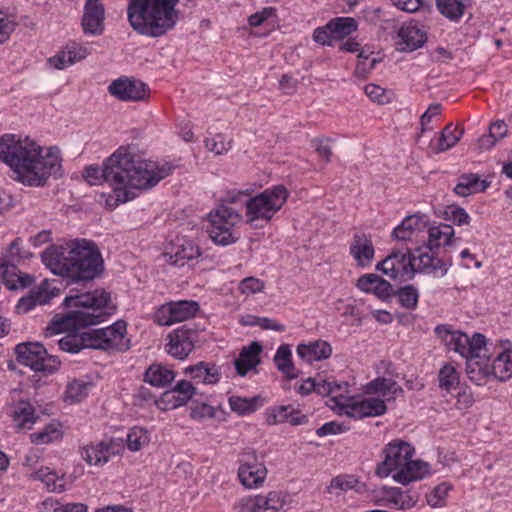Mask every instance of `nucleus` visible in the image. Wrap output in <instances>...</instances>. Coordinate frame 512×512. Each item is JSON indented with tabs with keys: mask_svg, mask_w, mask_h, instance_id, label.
<instances>
[{
	"mask_svg": "<svg viewBox=\"0 0 512 512\" xmlns=\"http://www.w3.org/2000/svg\"><path fill=\"white\" fill-rule=\"evenodd\" d=\"M174 166L169 162L144 160L131 152L129 146L119 147L102 166L89 165L83 171V178L90 185L108 183L113 195L107 199L111 207L118 206L135 197L134 190L154 187L169 176Z\"/></svg>",
	"mask_w": 512,
	"mask_h": 512,
	"instance_id": "nucleus-1",
	"label": "nucleus"
},
{
	"mask_svg": "<svg viewBox=\"0 0 512 512\" xmlns=\"http://www.w3.org/2000/svg\"><path fill=\"white\" fill-rule=\"evenodd\" d=\"M0 160L12 168L16 179L31 187L44 186L50 177L62 176V158L57 147L43 148L28 138L14 141L0 139Z\"/></svg>",
	"mask_w": 512,
	"mask_h": 512,
	"instance_id": "nucleus-2",
	"label": "nucleus"
},
{
	"mask_svg": "<svg viewBox=\"0 0 512 512\" xmlns=\"http://www.w3.org/2000/svg\"><path fill=\"white\" fill-rule=\"evenodd\" d=\"M44 265L55 275L78 283L93 280L100 274L103 260L92 241L75 239L64 245H50L41 254Z\"/></svg>",
	"mask_w": 512,
	"mask_h": 512,
	"instance_id": "nucleus-3",
	"label": "nucleus"
},
{
	"mask_svg": "<svg viewBox=\"0 0 512 512\" xmlns=\"http://www.w3.org/2000/svg\"><path fill=\"white\" fill-rule=\"evenodd\" d=\"M63 304L74 309L54 315L45 330L46 336L76 332L79 328L98 324L115 310L110 303V294L103 289L67 296Z\"/></svg>",
	"mask_w": 512,
	"mask_h": 512,
	"instance_id": "nucleus-4",
	"label": "nucleus"
},
{
	"mask_svg": "<svg viewBox=\"0 0 512 512\" xmlns=\"http://www.w3.org/2000/svg\"><path fill=\"white\" fill-rule=\"evenodd\" d=\"M179 0H129L127 20L139 35L151 38L164 36L179 20Z\"/></svg>",
	"mask_w": 512,
	"mask_h": 512,
	"instance_id": "nucleus-5",
	"label": "nucleus"
},
{
	"mask_svg": "<svg viewBox=\"0 0 512 512\" xmlns=\"http://www.w3.org/2000/svg\"><path fill=\"white\" fill-rule=\"evenodd\" d=\"M384 454V460L376 468V474L380 477L392 475L396 482L406 485L422 479L428 473L427 463L412 460L414 448L407 442H390L386 445Z\"/></svg>",
	"mask_w": 512,
	"mask_h": 512,
	"instance_id": "nucleus-6",
	"label": "nucleus"
},
{
	"mask_svg": "<svg viewBox=\"0 0 512 512\" xmlns=\"http://www.w3.org/2000/svg\"><path fill=\"white\" fill-rule=\"evenodd\" d=\"M250 197L248 190H230L223 198V203L210 213L208 233L215 244L227 246L239 239L234 227L242 221V215L226 204L245 206V201Z\"/></svg>",
	"mask_w": 512,
	"mask_h": 512,
	"instance_id": "nucleus-7",
	"label": "nucleus"
},
{
	"mask_svg": "<svg viewBox=\"0 0 512 512\" xmlns=\"http://www.w3.org/2000/svg\"><path fill=\"white\" fill-rule=\"evenodd\" d=\"M288 197L289 192L282 184L251 196L245 201V222L254 228L269 223L281 210Z\"/></svg>",
	"mask_w": 512,
	"mask_h": 512,
	"instance_id": "nucleus-8",
	"label": "nucleus"
},
{
	"mask_svg": "<svg viewBox=\"0 0 512 512\" xmlns=\"http://www.w3.org/2000/svg\"><path fill=\"white\" fill-rule=\"evenodd\" d=\"M15 354L18 363L44 375L53 374L61 364L58 357L49 355L45 347L38 342L18 344Z\"/></svg>",
	"mask_w": 512,
	"mask_h": 512,
	"instance_id": "nucleus-9",
	"label": "nucleus"
},
{
	"mask_svg": "<svg viewBox=\"0 0 512 512\" xmlns=\"http://www.w3.org/2000/svg\"><path fill=\"white\" fill-rule=\"evenodd\" d=\"M89 345L92 349L127 351L130 340L126 338V323L117 321L113 325L88 331Z\"/></svg>",
	"mask_w": 512,
	"mask_h": 512,
	"instance_id": "nucleus-10",
	"label": "nucleus"
},
{
	"mask_svg": "<svg viewBox=\"0 0 512 512\" xmlns=\"http://www.w3.org/2000/svg\"><path fill=\"white\" fill-rule=\"evenodd\" d=\"M415 259L409 248L394 249L376 265V269L400 282L409 281L415 276Z\"/></svg>",
	"mask_w": 512,
	"mask_h": 512,
	"instance_id": "nucleus-11",
	"label": "nucleus"
},
{
	"mask_svg": "<svg viewBox=\"0 0 512 512\" xmlns=\"http://www.w3.org/2000/svg\"><path fill=\"white\" fill-rule=\"evenodd\" d=\"M240 466L238 478L246 488H257L263 484L267 476V469L262 461H259L255 450L246 449L239 457Z\"/></svg>",
	"mask_w": 512,
	"mask_h": 512,
	"instance_id": "nucleus-12",
	"label": "nucleus"
},
{
	"mask_svg": "<svg viewBox=\"0 0 512 512\" xmlns=\"http://www.w3.org/2000/svg\"><path fill=\"white\" fill-rule=\"evenodd\" d=\"M199 305L195 301L169 302L160 306L154 313V321L163 326L186 321L195 316Z\"/></svg>",
	"mask_w": 512,
	"mask_h": 512,
	"instance_id": "nucleus-13",
	"label": "nucleus"
},
{
	"mask_svg": "<svg viewBox=\"0 0 512 512\" xmlns=\"http://www.w3.org/2000/svg\"><path fill=\"white\" fill-rule=\"evenodd\" d=\"M111 96L123 102H136L148 98L149 89L145 83L129 77H120L113 80L108 86Z\"/></svg>",
	"mask_w": 512,
	"mask_h": 512,
	"instance_id": "nucleus-14",
	"label": "nucleus"
},
{
	"mask_svg": "<svg viewBox=\"0 0 512 512\" xmlns=\"http://www.w3.org/2000/svg\"><path fill=\"white\" fill-rule=\"evenodd\" d=\"M197 338L196 329L183 325L168 335L169 342L166 344V351L172 357L183 360L193 351Z\"/></svg>",
	"mask_w": 512,
	"mask_h": 512,
	"instance_id": "nucleus-15",
	"label": "nucleus"
},
{
	"mask_svg": "<svg viewBox=\"0 0 512 512\" xmlns=\"http://www.w3.org/2000/svg\"><path fill=\"white\" fill-rule=\"evenodd\" d=\"M286 504V496L280 491H271L266 496L256 495L242 498L236 508L238 512H278Z\"/></svg>",
	"mask_w": 512,
	"mask_h": 512,
	"instance_id": "nucleus-16",
	"label": "nucleus"
},
{
	"mask_svg": "<svg viewBox=\"0 0 512 512\" xmlns=\"http://www.w3.org/2000/svg\"><path fill=\"white\" fill-rule=\"evenodd\" d=\"M105 9L101 0H86L82 17L85 34L101 35L104 31Z\"/></svg>",
	"mask_w": 512,
	"mask_h": 512,
	"instance_id": "nucleus-17",
	"label": "nucleus"
},
{
	"mask_svg": "<svg viewBox=\"0 0 512 512\" xmlns=\"http://www.w3.org/2000/svg\"><path fill=\"white\" fill-rule=\"evenodd\" d=\"M399 49L404 52L414 51L427 41V33L418 22L404 23L398 30Z\"/></svg>",
	"mask_w": 512,
	"mask_h": 512,
	"instance_id": "nucleus-18",
	"label": "nucleus"
},
{
	"mask_svg": "<svg viewBox=\"0 0 512 512\" xmlns=\"http://www.w3.org/2000/svg\"><path fill=\"white\" fill-rule=\"evenodd\" d=\"M356 286L365 293L374 294L382 301L390 299L394 294L392 285L387 280L373 273L359 277Z\"/></svg>",
	"mask_w": 512,
	"mask_h": 512,
	"instance_id": "nucleus-19",
	"label": "nucleus"
},
{
	"mask_svg": "<svg viewBox=\"0 0 512 512\" xmlns=\"http://www.w3.org/2000/svg\"><path fill=\"white\" fill-rule=\"evenodd\" d=\"M412 256L415 259V274L417 272L436 273L440 271V275L444 276L450 266V263L435 256L433 250L423 251L422 248H417Z\"/></svg>",
	"mask_w": 512,
	"mask_h": 512,
	"instance_id": "nucleus-20",
	"label": "nucleus"
},
{
	"mask_svg": "<svg viewBox=\"0 0 512 512\" xmlns=\"http://www.w3.org/2000/svg\"><path fill=\"white\" fill-rule=\"evenodd\" d=\"M387 410L384 400L379 398H368L362 401L352 400L348 405L346 415L355 419L383 415Z\"/></svg>",
	"mask_w": 512,
	"mask_h": 512,
	"instance_id": "nucleus-21",
	"label": "nucleus"
},
{
	"mask_svg": "<svg viewBox=\"0 0 512 512\" xmlns=\"http://www.w3.org/2000/svg\"><path fill=\"white\" fill-rule=\"evenodd\" d=\"M200 256V248L190 240H183L173 248L172 252L163 254L166 262L179 267L197 260Z\"/></svg>",
	"mask_w": 512,
	"mask_h": 512,
	"instance_id": "nucleus-22",
	"label": "nucleus"
},
{
	"mask_svg": "<svg viewBox=\"0 0 512 512\" xmlns=\"http://www.w3.org/2000/svg\"><path fill=\"white\" fill-rule=\"evenodd\" d=\"M297 355L307 363L322 361L332 355V346L321 339L301 343L297 346Z\"/></svg>",
	"mask_w": 512,
	"mask_h": 512,
	"instance_id": "nucleus-23",
	"label": "nucleus"
},
{
	"mask_svg": "<svg viewBox=\"0 0 512 512\" xmlns=\"http://www.w3.org/2000/svg\"><path fill=\"white\" fill-rule=\"evenodd\" d=\"M262 346L258 342H252L241 349L239 357L235 360V368L240 376H245L250 370L260 363Z\"/></svg>",
	"mask_w": 512,
	"mask_h": 512,
	"instance_id": "nucleus-24",
	"label": "nucleus"
},
{
	"mask_svg": "<svg viewBox=\"0 0 512 512\" xmlns=\"http://www.w3.org/2000/svg\"><path fill=\"white\" fill-rule=\"evenodd\" d=\"M427 228V222L422 216L409 215L392 232V236L400 241L412 240L413 236Z\"/></svg>",
	"mask_w": 512,
	"mask_h": 512,
	"instance_id": "nucleus-25",
	"label": "nucleus"
},
{
	"mask_svg": "<svg viewBox=\"0 0 512 512\" xmlns=\"http://www.w3.org/2000/svg\"><path fill=\"white\" fill-rule=\"evenodd\" d=\"M184 373L189 375L198 383L204 384H216L219 382L221 376V373L216 365L204 361L187 367Z\"/></svg>",
	"mask_w": 512,
	"mask_h": 512,
	"instance_id": "nucleus-26",
	"label": "nucleus"
},
{
	"mask_svg": "<svg viewBox=\"0 0 512 512\" xmlns=\"http://www.w3.org/2000/svg\"><path fill=\"white\" fill-rule=\"evenodd\" d=\"M366 392L368 394H378L384 397L386 400H394L399 395L404 393L401 386L398 383L389 378L378 377L367 384Z\"/></svg>",
	"mask_w": 512,
	"mask_h": 512,
	"instance_id": "nucleus-27",
	"label": "nucleus"
},
{
	"mask_svg": "<svg viewBox=\"0 0 512 512\" xmlns=\"http://www.w3.org/2000/svg\"><path fill=\"white\" fill-rule=\"evenodd\" d=\"M489 186L486 180L480 179L477 174H462L454 188L455 194L466 197L472 194L484 192Z\"/></svg>",
	"mask_w": 512,
	"mask_h": 512,
	"instance_id": "nucleus-28",
	"label": "nucleus"
},
{
	"mask_svg": "<svg viewBox=\"0 0 512 512\" xmlns=\"http://www.w3.org/2000/svg\"><path fill=\"white\" fill-rule=\"evenodd\" d=\"M112 454V446L104 441L89 444L83 447L81 457L89 465H103L109 461Z\"/></svg>",
	"mask_w": 512,
	"mask_h": 512,
	"instance_id": "nucleus-29",
	"label": "nucleus"
},
{
	"mask_svg": "<svg viewBox=\"0 0 512 512\" xmlns=\"http://www.w3.org/2000/svg\"><path fill=\"white\" fill-rule=\"evenodd\" d=\"M195 393L196 389L191 382L181 380L177 382L173 389L164 392L163 400L172 403V406L175 408L186 405Z\"/></svg>",
	"mask_w": 512,
	"mask_h": 512,
	"instance_id": "nucleus-30",
	"label": "nucleus"
},
{
	"mask_svg": "<svg viewBox=\"0 0 512 512\" xmlns=\"http://www.w3.org/2000/svg\"><path fill=\"white\" fill-rule=\"evenodd\" d=\"M350 253L359 266L366 267L374 258V247L371 240L365 236L355 235L350 246Z\"/></svg>",
	"mask_w": 512,
	"mask_h": 512,
	"instance_id": "nucleus-31",
	"label": "nucleus"
},
{
	"mask_svg": "<svg viewBox=\"0 0 512 512\" xmlns=\"http://www.w3.org/2000/svg\"><path fill=\"white\" fill-rule=\"evenodd\" d=\"M273 361L277 369L287 379H295L299 376V371L292 361V352L288 344H282L278 347Z\"/></svg>",
	"mask_w": 512,
	"mask_h": 512,
	"instance_id": "nucleus-32",
	"label": "nucleus"
},
{
	"mask_svg": "<svg viewBox=\"0 0 512 512\" xmlns=\"http://www.w3.org/2000/svg\"><path fill=\"white\" fill-rule=\"evenodd\" d=\"M453 236L454 229L448 224L429 227L427 249L434 250L441 246L449 245Z\"/></svg>",
	"mask_w": 512,
	"mask_h": 512,
	"instance_id": "nucleus-33",
	"label": "nucleus"
},
{
	"mask_svg": "<svg viewBox=\"0 0 512 512\" xmlns=\"http://www.w3.org/2000/svg\"><path fill=\"white\" fill-rule=\"evenodd\" d=\"M144 378L152 386L165 387L174 380L175 373L164 365L153 364L146 370Z\"/></svg>",
	"mask_w": 512,
	"mask_h": 512,
	"instance_id": "nucleus-34",
	"label": "nucleus"
},
{
	"mask_svg": "<svg viewBox=\"0 0 512 512\" xmlns=\"http://www.w3.org/2000/svg\"><path fill=\"white\" fill-rule=\"evenodd\" d=\"M37 419L38 417L35 415V409L31 403L20 401L15 407L13 420L17 428L30 430Z\"/></svg>",
	"mask_w": 512,
	"mask_h": 512,
	"instance_id": "nucleus-35",
	"label": "nucleus"
},
{
	"mask_svg": "<svg viewBox=\"0 0 512 512\" xmlns=\"http://www.w3.org/2000/svg\"><path fill=\"white\" fill-rule=\"evenodd\" d=\"M463 133V129L453 127L451 123L446 125L440 132L436 145L433 146L434 152L439 154L451 149L459 142Z\"/></svg>",
	"mask_w": 512,
	"mask_h": 512,
	"instance_id": "nucleus-36",
	"label": "nucleus"
},
{
	"mask_svg": "<svg viewBox=\"0 0 512 512\" xmlns=\"http://www.w3.org/2000/svg\"><path fill=\"white\" fill-rule=\"evenodd\" d=\"M328 383L331 388V392L325 396H330L331 401L340 408L343 413H346L348 405L352 402V397L349 396V385L347 382H336L329 378Z\"/></svg>",
	"mask_w": 512,
	"mask_h": 512,
	"instance_id": "nucleus-37",
	"label": "nucleus"
},
{
	"mask_svg": "<svg viewBox=\"0 0 512 512\" xmlns=\"http://www.w3.org/2000/svg\"><path fill=\"white\" fill-rule=\"evenodd\" d=\"M491 373L501 381H506L512 377V351H504L493 360Z\"/></svg>",
	"mask_w": 512,
	"mask_h": 512,
	"instance_id": "nucleus-38",
	"label": "nucleus"
},
{
	"mask_svg": "<svg viewBox=\"0 0 512 512\" xmlns=\"http://www.w3.org/2000/svg\"><path fill=\"white\" fill-rule=\"evenodd\" d=\"M335 39H342L357 30V22L352 17H337L327 23Z\"/></svg>",
	"mask_w": 512,
	"mask_h": 512,
	"instance_id": "nucleus-39",
	"label": "nucleus"
},
{
	"mask_svg": "<svg viewBox=\"0 0 512 512\" xmlns=\"http://www.w3.org/2000/svg\"><path fill=\"white\" fill-rule=\"evenodd\" d=\"M88 336V331L81 334L71 333L58 340V344L62 351L78 353L84 348H90Z\"/></svg>",
	"mask_w": 512,
	"mask_h": 512,
	"instance_id": "nucleus-40",
	"label": "nucleus"
},
{
	"mask_svg": "<svg viewBox=\"0 0 512 512\" xmlns=\"http://www.w3.org/2000/svg\"><path fill=\"white\" fill-rule=\"evenodd\" d=\"M466 374L471 382L476 385H484L489 377L490 370L480 359H466Z\"/></svg>",
	"mask_w": 512,
	"mask_h": 512,
	"instance_id": "nucleus-41",
	"label": "nucleus"
},
{
	"mask_svg": "<svg viewBox=\"0 0 512 512\" xmlns=\"http://www.w3.org/2000/svg\"><path fill=\"white\" fill-rule=\"evenodd\" d=\"M298 391L302 395H308L311 392H315L321 396H325L331 392V388L329 387L328 379L318 375L317 377H309L304 380L299 386Z\"/></svg>",
	"mask_w": 512,
	"mask_h": 512,
	"instance_id": "nucleus-42",
	"label": "nucleus"
},
{
	"mask_svg": "<svg viewBox=\"0 0 512 512\" xmlns=\"http://www.w3.org/2000/svg\"><path fill=\"white\" fill-rule=\"evenodd\" d=\"M436 6L443 16L456 22L465 10V5L459 0H436Z\"/></svg>",
	"mask_w": 512,
	"mask_h": 512,
	"instance_id": "nucleus-43",
	"label": "nucleus"
},
{
	"mask_svg": "<svg viewBox=\"0 0 512 512\" xmlns=\"http://www.w3.org/2000/svg\"><path fill=\"white\" fill-rule=\"evenodd\" d=\"M62 436L61 424L52 422L46 425L41 431L30 435L31 441L36 444H47Z\"/></svg>",
	"mask_w": 512,
	"mask_h": 512,
	"instance_id": "nucleus-44",
	"label": "nucleus"
},
{
	"mask_svg": "<svg viewBox=\"0 0 512 512\" xmlns=\"http://www.w3.org/2000/svg\"><path fill=\"white\" fill-rule=\"evenodd\" d=\"M149 441L148 431L139 426L131 428L126 437L127 447L132 452L140 451L143 447L148 445Z\"/></svg>",
	"mask_w": 512,
	"mask_h": 512,
	"instance_id": "nucleus-45",
	"label": "nucleus"
},
{
	"mask_svg": "<svg viewBox=\"0 0 512 512\" xmlns=\"http://www.w3.org/2000/svg\"><path fill=\"white\" fill-rule=\"evenodd\" d=\"M229 406L231 410L239 415L253 413L258 407V398H242L239 396H231L229 398Z\"/></svg>",
	"mask_w": 512,
	"mask_h": 512,
	"instance_id": "nucleus-46",
	"label": "nucleus"
},
{
	"mask_svg": "<svg viewBox=\"0 0 512 512\" xmlns=\"http://www.w3.org/2000/svg\"><path fill=\"white\" fill-rule=\"evenodd\" d=\"M438 379L440 388L447 392L456 388L459 384V374L451 364H445L440 369Z\"/></svg>",
	"mask_w": 512,
	"mask_h": 512,
	"instance_id": "nucleus-47",
	"label": "nucleus"
},
{
	"mask_svg": "<svg viewBox=\"0 0 512 512\" xmlns=\"http://www.w3.org/2000/svg\"><path fill=\"white\" fill-rule=\"evenodd\" d=\"M59 289L53 286V283L45 280L38 287L30 292L33 295L37 305L47 304L53 297L59 294Z\"/></svg>",
	"mask_w": 512,
	"mask_h": 512,
	"instance_id": "nucleus-48",
	"label": "nucleus"
},
{
	"mask_svg": "<svg viewBox=\"0 0 512 512\" xmlns=\"http://www.w3.org/2000/svg\"><path fill=\"white\" fill-rule=\"evenodd\" d=\"M91 383L84 380L74 379L68 383L66 388V397L71 402H80L88 395Z\"/></svg>",
	"mask_w": 512,
	"mask_h": 512,
	"instance_id": "nucleus-49",
	"label": "nucleus"
},
{
	"mask_svg": "<svg viewBox=\"0 0 512 512\" xmlns=\"http://www.w3.org/2000/svg\"><path fill=\"white\" fill-rule=\"evenodd\" d=\"M205 147L215 155H222L231 149V140H226L223 134H216L205 139Z\"/></svg>",
	"mask_w": 512,
	"mask_h": 512,
	"instance_id": "nucleus-50",
	"label": "nucleus"
},
{
	"mask_svg": "<svg viewBox=\"0 0 512 512\" xmlns=\"http://www.w3.org/2000/svg\"><path fill=\"white\" fill-rule=\"evenodd\" d=\"M400 304L406 309H414L418 303V291L412 285H407L397 291Z\"/></svg>",
	"mask_w": 512,
	"mask_h": 512,
	"instance_id": "nucleus-51",
	"label": "nucleus"
},
{
	"mask_svg": "<svg viewBox=\"0 0 512 512\" xmlns=\"http://www.w3.org/2000/svg\"><path fill=\"white\" fill-rule=\"evenodd\" d=\"M449 343L447 346L450 350H454L459 353L461 356L467 359L468 346H469V336L463 332L456 331L451 336V339L448 340Z\"/></svg>",
	"mask_w": 512,
	"mask_h": 512,
	"instance_id": "nucleus-52",
	"label": "nucleus"
},
{
	"mask_svg": "<svg viewBox=\"0 0 512 512\" xmlns=\"http://www.w3.org/2000/svg\"><path fill=\"white\" fill-rule=\"evenodd\" d=\"M359 481L352 475H339L334 477L328 487V491L332 489L339 490V493L355 489Z\"/></svg>",
	"mask_w": 512,
	"mask_h": 512,
	"instance_id": "nucleus-53",
	"label": "nucleus"
},
{
	"mask_svg": "<svg viewBox=\"0 0 512 512\" xmlns=\"http://www.w3.org/2000/svg\"><path fill=\"white\" fill-rule=\"evenodd\" d=\"M264 288L265 282L255 277H246L238 285L239 292L246 296L262 292Z\"/></svg>",
	"mask_w": 512,
	"mask_h": 512,
	"instance_id": "nucleus-54",
	"label": "nucleus"
},
{
	"mask_svg": "<svg viewBox=\"0 0 512 512\" xmlns=\"http://www.w3.org/2000/svg\"><path fill=\"white\" fill-rule=\"evenodd\" d=\"M64 50L67 54V62H70V64H74L77 61L85 59L89 54L86 47L74 41L69 42L65 46Z\"/></svg>",
	"mask_w": 512,
	"mask_h": 512,
	"instance_id": "nucleus-55",
	"label": "nucleus"
},
{
	"mask_svg": "<svg viewBox=\"0 0 512 512\" xmlns=\"http://www.w3.org/2000/svg\"><path fill=\"white\" fill-rule=\"evenodd\" d=\"M486 346V338L484 335L480 333H475L471 338L469 337V346H468V358H476L481 359V351L485 350Z\"/></svg>",
	"mask_w": 512,
	"mask_h": 512,
	"instance_id": "nucleus-56",
	"label": "nucleus"
},
{
	"mask_svg": "<svg viewBox=\"0 0 512 512\" xmlns=\"http://www.w3.org/2000/svg\"><path fill=\"white\" fill-rule=\"evenodd\" d=\"M293 413V406H279L272 410V412L267 417V423L269 425H275L277 423H287L288 419Z\"/></svg>",
	"mask_w": 512,
	"mask_h": 512,
	"instance_id": "nucleus-57",
	"label": "nucleus"
},
{
	"mask_svg": "<svg viewBox=\"0 0 512 512\" xmlns=\"http://www.w3.org/2000/svg\"><path fill=\"white\" fill-rule=\"evenodd\" d=\"M46 509H51L53 512H87V508L81 503H68L61 505L60 503L48 499L44 502Z\"/></svg>",
	"mask_w": 512,
	"mask_h": 512,
	"instance_id": "nucleus-58",
	"label": "nucleus"
},
{
	"mask_svg": "<svg viewBox=\"0 0 512 512\" xmlns=\"http://www.w3.org/2000/svg\"><path fill=\"white\" fill-rule=\"evenodd\" d=\"M445 215V219L450 220L457 225L469 224L470 221L469 214L461 207L450 206L445 211Z\"/></svg>",
	"mask_w": 512,
	"mask_h": 512,
	"instance_id": "nucleus-59",
	"label": "nucleus"
},
{
	"mask_svg": "<svg viewBox=\"0 0 512 512\" xmlns=\"http://www.w3.org/2000/svg\"><path fill=\"white\" fill-rule=\"evenodd\" d=\"M441 113V104L432 103L429 105L428 109L422 114L420 117V125L421 131L419 137L426 131H431L432 128L428 126L432 117L437 116Z\"/></svg>",
	"mask_w": 512,
	"mask_h": 512,
	"instance_id": "nucleus-60",
	"label": "nucleus"
},
{
	"mask_svg": "<svg viewBox=\"0 0 512 512\" xmlns=\"http://www.w3.org/2000/svg\"><path fill=\"white\" fill-rule=\"evenodd\" d=\"M365 94L374 102L385 104L389 102L386 90L376 84H367L364 87Z\"/></svg>",
	"mask_w": 512,
	"mask_h": 512,
	"instance_id": "nucleus-61",
	"label": "nucleus"
},
{
	"mask_svg": "<svg viewBox=\"0 0 512 512\" xmlns=\"http://www.w3.org/2000/svg\"><path fill=\"white\" fill-rule=\"evenodd\" d=\"M16 23L7 15L0 12V44L8 40L11 33L15 30Z\"/></svg>",
	"mask_w": 512,
	"mask_h": 512,
	"instance_id": "nucleus-62",
	"label": "nucleus"
},
{
	"mask_svg": "<svg viewBox=\"0 0 512 512\" xmlns=\"http://www.w3.org/2000/svg\"><path fill=\"white\" fill-rule=\"evenodd\" d=\"M190 416L193 419L199 420L213 418L215 416V409L206 403H201L191 409Z\"/></svg>",
	"mask_w": 512,
	"mask_h": 512,
	"instance_id": "nucleus-63",
	"label": "nucleus"
},
{
	"mask_svg": "<svg viewBox=\"0 0 512 512\" xmlns=\"http://www.w3.org/2000/svg\"><path fill=\"white\" fill-rule=\"evenodd\" d=\"M313 39L315 42L321 45H332V41L335 39L330 29L327 28V24L322 27L315 29L313 33Z\"/></svg>",
	"mask_w": 512,
	"mask_h": 512,
	"instance_id": "nucleus-64",
	"label": "nucleus"
}]
</instances>
